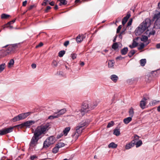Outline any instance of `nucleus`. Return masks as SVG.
<instances>
[{"mask_svg": "<svg viewBox=\"0 0 160 160\" xmlns=\"http://www.w3.org/2000/svg\"><path fill=\"white\" fill-rule=\"evenodd\" d=\"M43 45V43L42 42H41L39 43V44L38 45H37L36 46V48H38L39 47H41Z\"/></svg>", "mask_w": 160, "mask_h": 160, "instance_id": "obj_56", "label": "nucleus"}, {"mask_svg": "<svg viewBox=\"0 0 160 160\" xmlns=\"http://www.w3.org/2000/svg\"><path fill=\"white\" fill-rule=\"evenodd\" d=\"M130 16V13L129 12H128L127 15L122 19V24L123 25H124L126 24Z\"/></svg>", "mask_w": 160, "mask_h": 160, "instance_id": "obj_12", "label": "nucleus"}, {"mask_svg": "<svg viewBox=\"0 0 160 160\" xmlns=\"http://www.w3.org/2000/svg\"><path fill=\"white\" fill-rule=\"evenodd\" d=\"M32 67V68H36V65L35 64H32L31 65Z\"/></svg>", "mask_w": 160, "mask_h": 160, "instance_id": "obj_59", "label": "nucleus"}, {"mask_svg": "<svg viewBox=\"0 0 160 160\" xmlns=\"http://www.w3.org/2000/svg\"><path fill=\"white\" fill-rule=\"evenodd\" d=\"M49 4L51 6H53L54 5V2L52 1L49 3Z\"/></svg>", "mask_w": 160, "mask_h": 160, "instance_id": "obj_62", "label": "nucleus"}, {"mask_svg": "<svg viewBox=\"0 0 160 160\" xmlns=\"http://www.w3.org/2000/svg\"><path fill=\"white\" fill-rule=\"evenodd\" d=\"M128 51V48L127 47H125L121 50V53L122 55H126Z\"/></svg>", "mask_w": 160, "mask_h": 160, "instance_id": "obj_19", "label": "nucleus"}, {"mask_svg": "<svg viewBox=\"0 0 160 160\" xmlns=\"http://www.w3.org/2000/svg\"><path fill=\"white\" fill-rule=\"evenodd\" d=\"M132 19L130 20L127 24V26H128L131 25L132 24Z\"/></svg>", "mask_w": 160, "mask_h": 160, "instance_id": "obj_54", "label": "nucleus"}, {"mask_svg": "<svg viewBox=\"0 0 160 160\" xmlns=\"http://www.w3.org/2000/svg\"><path fill=\"white\" fill-rule=\"evenodd\" d=\"M27 3V1L26 0L24 2H23L22 3V6H25L26 5V4Z\"/></svg>", "mask_w": 160, "mask_h": 160, "instance_id": "obj_57", "label": "nucleus"}, {"mask_svg": "<svg viewBox=\"0 0 160 160\" xmlns=\"http://www.w3.org/2000/svg\"><path fill=\"white\" fill-rule=\"evenodd\" d=\"M44 2L42 3V5H46L47 4V2H49L51 1V0H44Z\"/></svg>", "mask_w": 160, "mask_h": 160, "instance_id": "obj_48", "label": "nucleus"}, {"mask_svg": "<svg viewBox=\"0 0 160 160\" xmlns=\"http://www.w3.org/2000/svg\"><path fill=\"white\" fill-rule=\"evenodd\" d=\"M124 58L122 57L121 56H119L116 58L117 59H119V60H122Z\"/></svg>", "mask_w": 160, "mask_h": 160, "instance_id": "obj_51", "label": "nucleus"}, {"mask_svg": "<svg viewBox=\"0 0 160 160\" xmlns=\"http://www.w3.org/2000/svg\"><path fill=\"white\" fill-rule=\"evenodd\" d=\"M132 117H128L123 119V122L126 124H128L132 121Z\"/></svg>", "mask_w": 160, "mask_h": 160, "instance_id": "obj_20", "label": "nucleus"}, {"mask_svg": "<svg viewBox=\"0 0 160 160\" xmlns=\"http://www.w3.org/2000/svg\"><path fill=\"white\" fill-rule=\"evenodd\" d=\"M19 126L21 128H22L23 127H25L23 123L19 125Z\"/></svg>", "mask_w": 160, "mask_h": 160, "instance_id": "obj_61", "label": "nucleus"}, {"mask_svg": "<svg viewBox=\"0 0 160 160\" xmlns=\"http://www.w3.org/2000/svg\"><path fill=\"white\" fill-rule=\"evenodd\" d=\"M147 99L144 98H142V100L140 102V106L142 109L145 108V107L146 105V101Z\"/></svg>", "mask_w": 160, "mask_h": 160, "instance_id": "obj_11", "label": "nucleus"}, {"mask_svg": "<svg viewBox=\"0 0 160 160\" xmlns=\"http://www.w3.org/2000/svg\"><path fill=\"white\" fill-rule=\"evenodd\" d=\"M51 8V7L49 6H48L47 7L46 9L45 10V12H48V10L50 9Z\"/></svg>", "mask_w": 160, "mask_h": 160, "instance_id": "obj_50", "label": "nucleus"}, {"mask_svg": "<svg viewBox=\"0 0 160 160\" xmlns=\"http://www.w3.org/2000/svg\"><path fill=\"white\" fill-rule=\"evenodd\" d=\"M14 60L13 59H11L8 63V67H10L11 65H13L14 64Z\"/></svg>", "mask_w": 160, "mask_h": 160, "instance_id": "obj_37", "label": "nucleus"}, {"mask_svg": "<svg viewBox=\"0 0 160 160\" xmlns=\"http://www.w3.org/2000/svg\"><path fill=\"white\" fill-rule=\"evenodd\" d=\"M156 48H160V43H158L156 45Z\"/></svg>", "mask_w": 160, "mask_h": 160, "instance_id": "obj_63", "label": "nucleus"}, {"mask_svg": "<svg viewBox=\"0 0 160 160\" xmlns=\"http://www.w3.org/2000/svg\"><path fill=\"white\" fill-rule=\"evenodd\" d=\"M144 44L143 43H141V44L140 45V47L138 48V50H141L143 48H144Z\"/></svg>", "mask_w": 160, "mask_h": 160, "instance_id": "obj_44", "label": "nucleus"}, {"mask_svg": "<svg viewBox=\"0 0 160 160\" xmlns=\"http://www.w3.org/2000/svg\"><path fill=\"white\" fill-rule=\"evenodd\" d=\"M155 33V30H153L152 31L149 32L148 30H147L145 32V34L148 35V37H149L151 35H154Z\"/></svg>", "mask_w": 160, "mask_h": 160, "instance_id": "obj_17", "label": "nucleus"}, {"mask_svg": "<svg viewBox=\"0 0 160 160\" xmlns=\"http://www.w3.org/2000/svg\"><path fill=\"white\" fill-rule=\"evenodd\" d=\"M58 62L55 60H53L52 64L51 65L53 68H56L58 66Z\"/></svg>", "mask_w": 160, "mask_h": 160, "instance_id": "obj_29", "label": "nucleus"}, {"mask_svg": "<svg viewBox=\"0 0 160 160\" xmlns=\"http://www.w3.org/2000/svg\"><path fill=\"white\" fill-rule=\"evenodd\" d=\"M70 130V128L69 127L66 128L63 131V133L65 136L67 135V134L68 132Z\"/></svg>", "mask_w": 160, "mask_h": 160, "instance_id": "obj_22", "label": "nucleus"}, {"mask_svg": "<svg viewBox=\"0 0 160 160\" xmlns=\"http://www.w3.org/2000/svg\"><path fill=\"white\" fill-rule=\"evenodd\" d=\"M118 146V145L113 142L110 143L108 146L109 148H116Z\"/></svg>", "mask_w": 160, "mask_h": 160, "instance_id": "obj_21", "label": "nucleus"}, {"mask_svg": "<svg viewBox=\"0 0 160 160\" xmlns=\"http://www.w3.org/2000/svg\"><path fill=\"white\" fill-rule=\"evenodd\" d=\"M135 53L134 50H131L128 54V56L129 58H131Z\"/></svg>", "mask_w": 160, "mask_h": 160, "instance_id": "obj_32", "label": "nucleus"}, {"mask_svg": "<svg viewBox=\"0 0 160 160\" xmlns=\"http://www.w3.org/2000/svg\"><path fill=\"white\" fill-rule=\"evenodd\" d=\"M129 114L130 117L132 118L133 117L134 114V112L133 109L132 107H131L129 110Z\"/></svg>", "mask_w": 160, "mask_h": 160, "instance_id": "obj_25", "label": "nucleus"}, {"mask_svg": "<svg viewBox=\"0 0 160 160\" xmlns=\"http://www.w3.org/2000/svg\"><path fill=\"white\" fill-rule=\"evenodd\" d=\"M67 110L66 109L63 108L60 110H58L57 112H56L58 117H59L62 115L64 114L66 112Z\"/></svg>", "mask_w": 160, "mask_h": 160, "instance_id": "obj_13", "label": "nucleus"}, {"mask_svg": "<svg viewBox=\"0 0 160 160\" xmlns=\"http://www.w3.org/2000/svg\"><path fill=\"white\" fill-rule=\"evenodd\" d=\"M157 110L158 112H160V105L157 107Z\"/></svg>", "mask_w": 160, "mask_h": 160, "instance_id": "obj_64", "label": "nucleus"}, {"mask_svg": "<svg viewBox=\"0 0 160 160\" xmlns=\"http://www.w3.org/2000/svg\"><path fill=\"white\" fill-rule=\"evenodd\" d=\"M132 44L133 45V46H134V47L135 48L138 46V43L135 40H133Z\"/></svg>", "mask_w": 160, "mask_h": 160, "instance_id": "obj_43", "label": "nucleus"}, {"mask_svg": "<svg viewBox=\"0 0 160 160\" xmlns=\"http://www.w3.org/2000/svg\"><path fill=\"white\" fill-rule=\"evenodd\" d=\"M88 124L87 122H86V121L81 122L78 124L76 127L75 132H73L71 135L72 137L73 138V141H75L78 139V137L81 134L83 130L84 129L83 127L85 126H87Z\"/></svg>", "mask_w": 160, "mask_h": 160, "instance_id": "obj_3", "label": "nucleus"}, {"mask_svg": "<svg viewBox=\"0 0 160 160\" xmlns=\"http://www.w3.org/2000/svg\"><path fill=\"white\" fill-rule=\"evenodd\" d=\"M58 118V116L56 112H54L53 115L49 116L48 118V119H52Z\"/></svg>", "mask_w": 160, "mask_h": 160, "instance_id": "obj_24", "label": "nucleus"}, {"mask_svg": "<svg viewBox=\"0 0 160 160\" xmlns=\"http://www.w3.org/2000/svg\"><path fill=\"white\" fill-rule=\"evenodd\" d=\"M77 56L76 53H72L71 54V57L72 59L74 60L76 58Z\"/></svg>", "mask_w": 160, "mask_h": 160, "instance_id": "obj_45", "label": "nucleus"}, {"mask_svg": "<svg viewBox=\"0 0 160 160\" xmlns=\"http://www.w3.org/2000/svg\"><path fill=\"white\" fill-rule=\"evenodd\" d=\"M35 123V121L30 120L25 122L23 123V124L25 127L29 128H30V126L34 124Z\"/></svg>", "mask_w": 160, "mask_h": 160, "instance_id": "obj_10", "label": "nucleus"}, {"mask_svg": "<svg viewBox=\"0 0 160 160\" xmlns=\"http://www.w3.org/2000/svg\"><path fill=\"white\" fill-rule=\"evenodd\" d=\"M5 68V64L2 63L0 65V73H1L3 71Z\"/></svg>", "mask_w": 160, "mask_h": 160, "instance_id": "obj_30", "label": "nucleus"}, {"mask_svg": "<svg viewBox=\"0 0 160 160\" xmlns=\"http://www.w3.org/2000/svg\"><path fill=\"white\" fill-rule=\"evenodd\" d=\"M97 103L92 105L89 102H84L82 105V108L80 110L82 114L83 115L88 111L94 109L97 106Z\"/></svg>", "mask_w": 160, "mask_h": 160, "instance_id": "obj_4", "label": "nucleus"}, {"mask_svg": "<svg viewBox=\"0 0 160 160\" xmlns=\"http://www.w3.org/2000/svg\"><path fill=\"white\" fill-rule=\"evenodd\" d=\"M15 19L13 20L12 21L9 22L6 25H5V26H7L8 25H10L11 24H12L15 22Z\"/></svg>", "mask_w": 160, "mask_h": 160, "instance_id": "obj_46", "label": "nucleus"}, {"mask_svg": "<svg viewBox=\"0 0 160 160\" xmlns=\"http://www.w3.org/2000/svg\"><path fill=\"white\" fill-rule=\"evenodd\" d=\"M121 17H119L116 20V22H119L121 20Z\"/></svg>", "mask_w": 160, "mask_h": 160, "instance_id": "obj_58", "label": "nucleus"}, {"mask_svg": "<svg viewBox=\"0 0 160 160\" xmlns=\"http://www.w3.org/2000/svg\"><path fill=\"white\" fill-rule=\"evenodd\" d=\"M136 137H137V138L134 139L133 140H136V141L135 142V145L136 148H138L139 147L141 146L142 144V142L141 140H139L138 141V136L136 135Z\"/></svg>", "mask_w": 160, "mask_h": 160, "instance_id": "obj_15", "label": "nucleus"}, {"mask_svg": "<svg viewBox=\"0 0 160 160\" xmlns=\"http://www.w3.org/2000/svg\"><path fill=\"white\" fill-rule=\"evenodd\" d=\"M85 38V37L83 35H79L77 37L76 41L77 43H80Z\"/></svg>", "mask_w": 160, "mask_h": 160, "instance_id": "obj_14", "label": "nucleus"}, {"mask_svg": "<svg viewBox=\"0 0 160 160\" xmlns=\"http://www.w3.org/2000/svg\"><path fill=\"white\" fill-rule=\"evenodd\" d=\"M10 16L5 13H3L1 15V18L2 19H7Z\"/></svg>", "mask_w": 160, "mask_h": 160, "instance_id": "obj_33", "label": "nucleus"}, {"mask_svg": "<svg viewBox=\"0 0 160 160\" xmlns=\"http://www.w3.org/2000/svg\"><path fill=\"white\" fill-rule=\"evenodd\" d=\"M154 19H158L160 18V13H159L156 14H155L154 17Z\"/></svg>", "mask_w": 160, "mask_h": 160, "instance_id": "obj_41", "label": "nucleus"}, {"mask_svg": "<svg viewBox=\"0 0 160 160\" xmlns=\"http://www.w3.org/2000/svg\"><path fill=\"white\" fill-rule=\"evenodd\" d=\"M154 26L156 28H160V18L156 19L155 22Z\"/></svg>", "mask_w": 160, "mask_h": 160, "instance_id": "obj_16", "label": "nucleus"}, {"mask_svg": "<svg viewBox=\"0 0 160 160\" xmlns=\"http://www.w3.org/2000/svg\"><path fill=\"white\" fill-rule=\"evenodd\" d=\"M17 44H13L12 46L9 47L8 49L6 50H2L3 52H6L5 54L6 56L9 53L12 52H15L17 48Z\"/></svg>", "mask_w": 160, "mask_h": 160, "instance_id": "obj_6", "label": "nucleus"}, {"mask_svg": "<svg viewBox=\"0 0 160 160\" xmlns=\"http://www.w3.org/2000/svg\"><path fill=\"white\" fill-rule=\"evenodd\" d=\"M6 52H3L2 50L0 51V59L3 58V57H5L6 56L5 54H6Z\"/></svg>", "mask_w": 160, "mask_h": 160, "instance_id": "obj_38", "label": "nucleus"}, {"mask_svg": "<svg viewBox=\"0 0 160 160\" xmlns=\"http://www.w3.org/2000/svg\"><path fill=\"white\" fill-rule=\"evenodd\" d=\"M14 127L5 128L0 130V135L2 136L13 131Z\"/></svg>", "mask_w": 160, "mask_h": 160, "instance_id": "obj_7", "label": "nucleus"}, {"mask_svg": "<svg viewBox=\"0 0 160 160\" xmlns=\"http://www.w3.org/2000/svg\"><path fill=\"white\" fill-rule=\"evenodd\" d=\"M114 61L113 60H109L108 61V66L109 68H112L114 66Z\"/></svg>", "mask_w": 160, "mask_h": 160, "instance_id": "obj_23", "label": "nucleus"}, {"mask_svg": "<svg viewBox=\"0 0 160 160\" xmlns=\"http://www.w3.org/2000/svg\"><path fill=\"white\" fill-rule=\"evenodd\" d=\"M151 24V20L149 18H147L136 29L135 33L137 35H140L147 28H148Z\"/></svg>", "mask_w": 160, "mask_h": 160, "instance_id": "obj_2", "label": "nucleus"}, {"mask_svg": "<svg viewBox=\"0 0 160 160\" xmlns=\"http://www.w3.org/2000/svg\"><path fill=\"white\" fill-rule=\"evenodd\" d=\"M118 47V45L117 42H114L112 45V48L115 50Z\"/></svg>", "mask_w": 160, "mask_h": 160, "instance_id": "obj_35", "label": "nucleus"}, {"mask_svg": "<svg viewBox=\"0 0 160 160\" xmlns=\"http://www.w3.org/2000/svg\"><path fill=\"white\" fill-rule=\"evenodd\" d=\"M111 79L114 82H116L118 80V78L116 75L113 74L111 76Z\"/></svg>", "mask_w": 160, "mask_h": 160, "instance_id": "obj_18", "label": "nucleus"}, {"mask_svg": "<svg viewBox=\"0 0 160 160\" xmlns=\"http://www.w3.org/2000/svg\"><path fill=\"white\" fill-rule=\"evenodd\" d=\"M69 44V41H67L65 42L64 43V45L66 47L68 46Z\"/></svg>", "mask_w": 160, "mask_h": 160, "instance_id": "obj_53", "label": "nucleus"}, {"mask_svg": "<svg viewBox=\"0 0 160 160\" xmlns=\"http://www.w3.org/2000/svg\"><path fill=\"white\" fill-rule=\"evenodd\" d=\"M20 117L19 115L16 117H15L13 118L12 119V121L14 122L17 121H19L20 120Z\"/></svg>", "mask_w": 160, "mask_h": 160, "instance_id": "obj_31", "label": "nucleus"}, {"mask_svg": "<svg viewBox=\"0 0 160 160\" xmlns=\"http://www.w3.org/2000/svg\"><path fill=\"white\" fill-rule=\"evenodd\" d=\"M58 150L59 148L56 146V147L53 149L52 152L54 153H56L58 152Z\"/></svg>", "mask_w": 160, "mask_h": 160, "instance_id": "obj_39", "label": "nucleus"}, {"mask_svg": "<svg viewBox=\"0 0 160 160\" xmlns=\"http://www.w3.org/2000/svg\"><path fill=\"white\" fill-rule=\"evenodd\" d=\"M148 37L145 36L144 35L142 36V37L141 38V40L142 41H143L144 42H146L148 38Z\"/></svg>", "mask_w": 160, "mask_h": 160, "instance_id": "obj_34", "label": "nucleus"}, {"mask_svg": "<svg viewBox=\"0 0 160 160\" xmlns=\"http://www.w3.org/2000/svg\"><path fill=\"white\" fill-rule=\"evenodd\" d=\"M122 28V26L121 25H120L118 27V28L117 29V33L119 32L120 31L121 29Z\"/></svg>", "mask_w": 160, "mask_h": 160, "instance_id": "obj_47", "label": "nucleus"}, {"mask_svg": "<svg viewBox=\"0 0 160 160\" xmlns=\"http://www.w3.org/2000/svg\"><path fill=\"white\" fill-rule=\"evenodd\" d=\"M114 122L113 121H112L108 123V125H107V128H110L114 124Z\"/></svg>", "mask_w": 160, "mask_h": 160, "instance_id": "obj_40", "label": "nucleus"}, {"mask_svg": "<svg viewBox=\"0 0 160 160\" xmlns=\"http://www.w3.org/2000/svg\"><path fill=\"white\" fill-rule=\"evenodd\" d=\"M140 64L141 66L143 67L146 62V59H142L140 60Z\"/></svg>", "mask_w": 160, "mask_h": 160, "instance_id": "obj_26", "label": "nucleus"}, {"mask_svg": "<svg viewBox=\"0 0 160 160\" xmlns=\"http://www.w3.org/2000/svg\"><path fill=\"white\" fill-rule=\"evenodd\" d=\"M65 51L64 50L60 51L58 53V56L60 57H62L65 54Z\"/></svg>", "mask_w": 160, "mask_h": 160, "instance_id": "obj_36", "label": "nucleus"}, {"mask_svg": "<svg viewBox=\"0 0 160 160\" xmlns=\"http://www.w3.org/2000/svg\"><path fill=\"white\" fill-rule=\"evenodd\" d=\"M59 149L60 148L64 147L65 146V144L62 142H58L56 145Z\"/></svg>", "mask_w": 160, "mask_h": 160, "instance_id": "obj_27", "label": "nucleus"}, {"mask_svg": "<svg viewBox=\"0 0 160 160\" xmlns=\"http://www.w3.org/2000/svg\"><path fill=\"white\" fill-rule=\"evenodd\" d=\"M36 158V155H34L31 156L30 159L31 160H33L35 158Z\"/></svg>", "mask_w": 160, "mask_h": 160, "instance_id": "obj_55", "label": "nucleus"}, {"mask_svg": "<svg viewBox=\"0 0 160 160\" xmlns=\"http://www.w3.org/2000/svg\"><path fill=\"white\" fill-rule=\"evenodd\" d=\"M55 142V138L53 136H50L44 142L43 147L47 148L50 145L53 144Z\"/></svg>", "mask_w": 160, "mask_h": 160, "instance_id": "obj_5", "label": "nucleus"}, {"mask_svg": "<svg viewBox=\"0 0 160 160\" xmlns=\"http://www.w3.org/2000/svg\"><path fill=\"white\" fill-rule=\"evenodd\" d=\"M159 102V101H157L156 100H153L152 102V105H155L158 102Z\"/></svg>", "mask_w": 160, "mask_h": 160, "instance_id": "obj_49", "label": "nucleus"}, {"mask_svg": "<svg viewBox=\"0 0 160 160\" xmlns=\"http://www.w3.org/2000/svg\"><path fill=\"white\" fill-rule=\"evenodd\" d=\"M49 123L42 124L37 127L33 132L32 137L29 143V149L32 151L38 144V140L41 138L42 135L45 134L49 129Z\"/></svg>", "mask_w": 160, "mask_h": 160, "instance_id": "obj_1", "label": "nucleus"}, {"mask_svg": "<svg viewBox=\"0 0 160 160\" xmlns=\"http://www.w3.org/2000/svg\"><path fill=\"white\" fill-rule=\"evenodd\" d=\"M113 134L116 136H119L120 134V131L119 129H116L114 131Z\"/></svg>", "mask_w": 160, "mask_h": 160, "instance_id": "obj_28", "label": "nucleus"}, {"mask_svg": "<svg viewBox=\"0 0 160 160\" xmlns=\"http://www.w3.org/2000/svg\"><path fill=\"white\" fill-rule=\"evenodd\" d=\"M117 37V35H116V36L114 37V39L113 40V42H116Z\"/></svg>", "mask_w": 160, "mask_h": 160, "instance_id": "obj_60", "label": "nucleus"}, {"mask_svg": "<svg viewBox=\"0 0 160 160\" xmlns=\"http://www.w3.org/2000/svg\"><path fill=\"white\" fill-rule=\"evenodd\" d=\"M136 140H133L131 142L127 144L125 146V148L126 149H129L133 147L135 145Z\"/></svg>", "mask_w": 160, "mask_h": 160, "instance_id": "obj_8", "label": "nucleus"}, {"mask_svg": "<svg viewBox=\"0 0 160 160\" xmlns=\"http://www.w3.org/2000/svg\"><path fill=\"white\" fill-rule=\"evenodd\" d=\"M126 30V28H123L122 29V30L121 32L120 33L122 34H125V32Z\"/></svg>", "mask_w": 160, "mask_h": 160, "instance_id": "obj_52", "label": "nucleus"}, {"mask_svg": "<svg viewBox=\"0 0 160 160\" xmlns=\"http://www.w3.org/2000/svg\"><path fill=\"white\" fill-rule=\"evenodd\" d=\"M31 113V112H27L22 113L19 114L20 120L25 119L28 117Z\"/></svg>", "mask_w": 160, "mask_h": 160, "instance_id": "obj_9", "label": "nucleus"}, {"mask_svg": "<svg viewBox=\"0 0 160 160\" xmlns=\"http://www.w3.org/2000/svg\"><path fill=\"white\" fill-rule=\"evenodd\" d=\"M60 2V5H61V3L63 5H66L67 3V1L66 0H59Z\"/></svg>", "mask_w": 160, "mask_h": 160, "instance_id": "obj_42", "label": "nucleus"}]
</instances>
